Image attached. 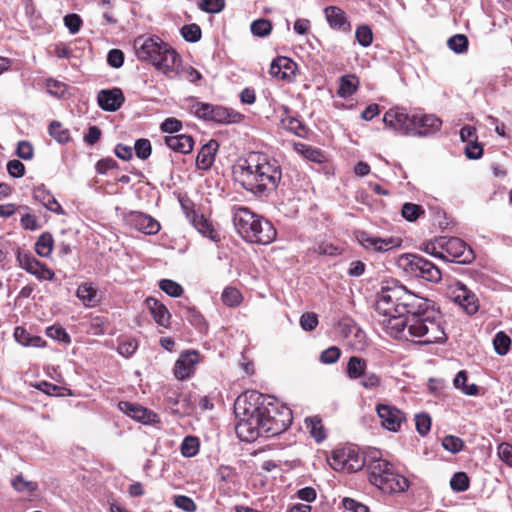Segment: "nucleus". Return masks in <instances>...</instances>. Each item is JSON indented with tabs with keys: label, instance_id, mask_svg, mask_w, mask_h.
<instances>
[{
	"label": "nucleus",
	"instance_id": "nucleus-1",
	"mask_svg": "<svg viewBox=\"0 0 512 512\" xmlns=\"http://www.w3.org/2000/svg\"><path fill=\"white\" fill-rule=\"evenodd\" d=\"M238 422L235 430L242 441L252 442L258 437H273L286 431L292 424V411L257 391H246L234 403Z\"/></svg>",
	"mask_w": 512,
	"mask_h": 512
},
{
	"label": "nucleus",
	"instance_id": "nucleus-2",
	"mask_svg": "<svg viewBox=\"0 0 512 512\" xmlns=\"http://www.w3.org/2000/svg\"><path fill=\"white\" fill-rule=\"evenodd\" d=\"M388 324L389 335L396 339L421 345L443 343L447 339L439 311H428L426 315L412 317L410 320H404L403 317L390 319Z\"/></svg>",
	"mask_w": 512,
	"mask_h": 512
},
{
	"label": "nucleus",
	"instance_id": "nucleus-3",
	"mask_svg": "<svg viewBox=\"0 0 512 512\" xmlns=\"http://www.w3.org/2000/svg\"><path fill=\"white\" fill-rule=\"evenodd\" d=\"M281 178L282 172L277 161L257 153L249 155L237 171L239 183L255 195L274 190Z\"/></svg>",
	"mask_w": 512,
	"mask_h": 512
},
{
	"label": "nucleus",
	"instance_id": "nucleus-4",
	"mask_svg": "<svg viewBox=\"0 0 512 512\" xmlns=\"http://www.w3.org/2000/svg\"><path fill=\"white\" fill-rule=\"evenodd\" d=\"M137 58L152 64L169 78H176L181 67V56L169 44L157 36H139L133 42Z\"/></svg>",
	"mask_w": 512,
	"mask_h": 512
},
{
	"label": "nucleus",
	"instance_id": "nucleus-5",
	"mask_svg": "<svg viewBox=\"0 0 512 512\" xmlns=\"http://www.w3.org/2000/svg\"><path fill=\"white\" fill-rule=\"evenodd\" d=\"M233 223L238 233L247 242L267 245L276 238V229L272 223L246 207H238L235 210Z\"/></svg>",
	"mask_w": 512,
	"mask_h": 512
},
{
	"label": "nucleus",
	"instance_id": "nucleus-6",
	"mask_svg": "<svg viewBox=\"0 0 512 512\" xmlns=\"http://www.w3.org/2000/svg\"><path fill=\"white\" fill-rule=\"evenodd\" d=\"M367 471L369 482L384 493H401L409 487L407 478L397 474L391 463L379 457H371Z\"/></svg>",
	"mask_w": 512,
	"mask_h": 512
},
{
	"label": "nucleus",
	"instance_id": "nucleus-7",
	"mask_svg": "<svg viewBox=\"0 0 512 512\" xmlns=\"http://www.w3.org/2000/svg\"><path fill=\"white\" fill-rule=\"evenodd\" d=\"M406 288L402 285L393 283L385 285L376 295L375 311L381 318L378 320L387 334H390V324L388 321L394 318L403 317L402 312L403 298Z\"/></svg>",
	"mask_w": 512,
	"mask_h": 512
},
{
	"label": "nucleus",
	"instance_id": "nucleus-8",
	"mask_svg": "<svg viewBox=\"0 0 512 512\" xmlns=\"http://www.w3.org/2000/svg\"><path fill=\"white\" fill-rule=\"evenodd\" d=\"M397 266L411 277L438 283L441 281V270L431 261L417 254L405 253L397 259Z\"/></svg>",
	"mask_w": 512,
	"mask_h": 512
},
{
	"label": "nucleus",
	"instance_id": "nucleus-9",
	"mask_svg": "<svg viewBox=\"0 0 512 512\" xmlns=\"http://www.w3.org/2000/svg\"><path fill=\"white\" fill-rule=\"evenodd\" d=\"M190 111L198 118L221 124L238 123L243 118L242 114L231 108L204 102L192 104Z\"/></svg>",
	"mask_w": 512,
	"mask_h": 512
},
{
	"label": "nucleus",
	"instance_id": "nucleus-10",
	"mask_svg": "<svg viewBox=\"0 0 512 512\" xmlns=\"http://www.w3.org/2000/svg\"><path fill=\"white\" fill-rule=\"evenodd\" d=\"M330 466L336 471L352 473L365 466V458L354 447H343L332 451L329 459Z\"/></svg>",
	"mask_w": 512,
	"mask_h": 512
},
{
	"label": "nucleus",
	"instance_id": "nucleus-11",
	"mask_svg": "<svg viewBox=\"0 0 512 512\" xmlns=\"http://www.w3.org/2000/svg\"><path fill=\"white\" fill-rule=\"evenodd\" d=\"M383 122L402 135H416L417 115H409L404 108H390L384 114Z\"/></svg>",
	"mask_w": 512,
	"mask_h": 512
},
{
	"label": "nucleus",
	"instance_id": "nucleus-12",
	"mask_svg": "<svg viewBox=\"0 0 512 512\" xmlns=\"http://www.w3.org/2000/svg\"><path fill=\"white\" fill-rule=\"evenodd\" d=\"M444 260L449 262L470 263L474 253L460 238L442 237Z\"/></svg>",
	"mask_w": 512,
	"mask_h": 512
},
{
	"label": "nucleus",
	"instance_id": "nucleus-13",
	"mask_svg": "<svg viewBox=\"0 0 512 512\" xmlns=\"http://www.w3.org/2000/svg\"><path fill=\"white\" fill-rule=\"evenodd\" d=\"M16 260L20 268L32 274L38 280L51 281L55 277L54 271L48 268L46 264L37 260L30 252L18 249L16 252Z\"/></svg>",
	"mask_w": 512,
	"mask_h": 512
},
{
	"label": "nucleus",
	"instance_id": "nucleus-14",
	"mask_svg": "<svg viewBox=\"0 0 512 512\" xmlns=\"http://www.w3.org/2000/svg\"><path fill=\"white\" fill-rule=\"evenodd\" d=\"M402 312L404 320H410L412 317L419 318L427 314L428 311H437L431 301L420 297L406 289L403 298Z\"/></svg>",
	"mask_w": 512,
	"mask_h": 512
},
{
	"label": "nucleus",
	"instance_id": "nucleus-15",
	"mask_svg": "<svg viewBox=\"0 0 512 512\" xmlns=\"http://www.w3.org/2000/svg\"><path fill=\"white\" fill-rule=\"evenodd\" d=\"M402 312L404 320H410L412 317L419 318L427 314L428 311H437L431 301L420 297L406 289L403 298Z\"/></svg>",
	"mask_w": 512,
	"mask_h": 512
},
{
	"label": "nucleus",
	"instance_id": "nucleus-16",
	"mask_svg": "<svg viewBox=\"0 0 512 512\" xmlns=\"http://www.w3.org/2000/svg\"><path fill=\"white\" fill-rule=\"evenodd\" d=\"M356 238L359 244L366 250L380 253L387 252L402 245V239L400 237L391 236L387 238H380L373 236L366 231H359Z\"/></svg>",
	"mask_w": 512,
	"mask_h": 512
},
{
	"label": "nucleus",
	"instance_id": "nucleus-17",
	"mask_svg": "<svg viewBox=\"0 0 512 512\" xmlns=\"http://www.w3.org/2000/svg\"><path fill=\"white\" fill-rule=\"evenodd\" d=\"M449 295L451 299L459 304L463 309L470 315L475 314L478 311V299L474 293L467 289V287L456 282L449 287Z\"/></svg>",
	"mask_w": 512,
	"mask_h": 512
},
{
	"label": "nucleus",
	"instance_id": "nucleus-18",
	"mask_svg": "<svg viewBox=\"0 0 512 512\" xmlns=\"http://www.w3.org/2000/svg\"><path fill=\"white\" fill-rule=\"evenodd\" d=\"M376 411L385 429L392 432L400 430L401 424L405 420L404 413L401 410L391 405L379 404Z\"/></svg>",
	"mask_w": 512,
	"mask_h": 512
},
{
	"label": "nucleus",
	"instance_id": "nucleus-19",
	"mask_svg": "<svg viewBox=\"0 0 512 512\" xmlns=\"http://www.w3.org/2000/svg\"><path fill=\"white\" fill-rule=\"evenodd\" d=\"M199 362V353L195 350L180 354L174 366V375L178 380L189 378L195 371Z\"/></svg>",
	"mask_w": 512,
	"mask_h": 512
},
{
	"label": "nucleus",
	"instance_id": "nucleus-20",
	"mask_svg": "<svg viewBox=\"0 0 512 512\" xmlns=\"http://www.w3.org/2000/svg\"><path fill=\"white\" fill-rule=\"evenodd\" d=\"M296 68V63L290 58L279 56L272 61L269 74L278 80L291 81L295 75Z\"/></svg>",
	"mask_w": 512,
	"mask_h": 512
},
{
	"label": "nucleus",
	"instance_id": "nucleus-21",
	"mask_svg": "<svg viewBox=\"0 0 512 512\" xmlns=\"http://www.w3.org/2000/svg\"><path fill=\"white\" fill-rule=\"evenodd\" d=\"M125 97L120 88L104 89L97 95L98 105L109 112L117 111L124 103Z\"/></svg>",
	"mask_w": 512,
	"mask_h": 512
},
{
	"label": "nucleus",
	"instance_id": "nucleus-22",
	"mask_svg": "<svg viewBox=\"0 0 512 512\" xmlns=\"http://www.w3.org/2000/svg\"><path fill=\"white\" fill-rule=\"evenodd\" d=\"M119 408L131 418L144 424H151L157 421V414L145 407L131 402H120Z\"/></svg>",
	"mask_w": 512,
	"mask_h": 512
},
{
	"label": "nucleus",
	"instance_id": "nucleus-23",
	"mask_svg": "<svg viewBox=\"0 0 512 512\" xmlns=\"http://www.w3.org/2000/svg\"><path fill=\"white\" fill-rule=\"evenodd\" d=\"M130 223L135 229L147 235H154L160 230V224L157 220L141 212L132 213Z\"/></svg>",
	"mask_w": 512,
	"mask_h": 512
},
{
	"label": "nucleus",
	"instance_id": "nucleus-24",
	"mask_svg": "<svg viewBox=\"0 0 512 512\" xmlns=\"http://www.w3.org/2000/svg\"><path fill=\"white\" fill-rule=\"evenodd\" d=\"M147 308L149 309L155 322L164 328L170 326L171 314L167 307L159 300L153 297H149L145 301Z\"/></svg>",
	"mask_w": 512,
	"mask_h": 512
},
{
	"label": "nucleus",
	"instance_id": "nucleus-25",
	"mask_svg": "<svg viewBox=\"0 0 512 512\" xmlns=\"http://www.w3.org/2000/svg\"><path fill=\"white\" fill-rule=\"evenodd\" d=\"M187 218L191 221L193 226L205 237L211 239L212 241H219L220 236L214 230L210 221H208L204 215L197 214L194 210L187 212Z\"/></svg>",
	"mask_w": 512,
	"mask_h": 512
},
{
	"label": "nucleus",
	"instance_id": "nucleus-26",
	"mask_svg": "<svg viewBox=\"0 0 512 512\" xmlns=\"http://www.w3.org/2000/svg\"><path fill=\"white\" fill-rule=\"evenodd\" d=\"M324 13L329 25L332 28L341 30L343 32H349L351 30V25L346 17L345 12L339 7H326Z\"/></svg>",
	"mask_w": 512,
	"mask_h": 512
},
{
	"label": "nucleus",
	"instance_id": "nucleus-27",
	"mask_svg": "<svg viewBox=\"0 0 512 512\" xmlns=\"http://www.w3.org/2000/svg\"><path fill=\"white\" fill-rule=\"evenodd\" d=\"M218 146L217 141L211 140L201 148L196 157V166L199 169L208 170L213 165Z\"/></svg>",
	"mask_w": 512,
	"mask_h": 512
},
{
	"label": "nucleus",
	"instance_id": "nucleus-28",
	"mask_svg": "<svg viewBox=\"0 0 512 512\" xmlns=\"http://www.w3.org/2000/svg\"><path fill=\"white\" fill-rule=\"evenodd\" d=\"M164 142L173 151L183 154L190 153L194 146L193 138L186 134L166 136Z\"/></svg>",
	"mask_w": 512,
	"mask_h": 512
},
{
	"label": "nucleus",
	"instance_id": "nucleus-29",
	"mask_svg": "<svg viewBox=\"0 0 512 512\" xmlns=\"http://www.w3.org/2000/svg\"><path fill=\"white\" fill-rule=\"evenodd\" d=\"M442 121L435 115H417L416 135L426 136L440 129Z\"/></svg>",
	"mask_w": 512,
	"mask_h": 512
},
{
	"label": "nucleus",
	"instance_id": "nucleus-30",
	"mask_svg": "<svg viewBox=\"0 0 512 512\" xmlns=\"http://www.w3.org/2000/svg\"><path fill=\"white\" fill-rule=\"evenodd\" d=\"M304 423H305V427L309 431L311 437L314 438V440L317 443H321L322 441H324L326 439V431L322 424L321 418H319L318 416L307 417L304 420Z\"/></svg>",
	"mask_w": 512,
	"mask_h": 512
},
{
	"label": "nucleus",
	"instance_id": "nucleus-31",
	"mask_svg": "<svg viewBox=\"0 0 512 512\" xmlns=\"http://www.w3.org/2000/svg\"><path fill=\"white\" fill-rule=\"evenodd\" d=\"M367 369V361L358 356L349 358L346 368V374L350 379H359Z\"/></svg>",
	"mask_w": 512,
	"mask_h": 512
},
{
	"label": "nucleus",
	"instance_id": "nucleus-32",
	"mask_svg": "<svg viewBox=\"0 0 512 512\" xmlns=\"http://www.w3.org/2000/svg\"><path fill=\"white\" fill-rule=\"evenodd\" d=\"M53 246L54 240L52 234L49 232H44L38 237L35 243V252L40 257L47 258L51 255Z\"/></svg>",
	"mask_w": 512,
	"mask_h": 512
},
{
	"label": "nucleus",
	"instance_id": "nucleus-33",
	"mask_svg": "<svg viewBox=\"0 0 512 512\" xmlns=\"http://www.w3.org/2000/svg\"><path fill=\"white\" fill-rule=\"evenodd\" d=\"M358 79L354 75H345L341 77L337 94L342 98H347L357 90Z\"/></svg>",
	"mask_w": 512,
	"mask_h": 512
},
{
	"label": "nucleus",
	"instance_id": "nucleus-34",
	"mask_svg": "<svg viewBox=\"0 0 512 512\" xmlns=\"http://www.w3.org/2000/svg\"><path fill=\"white\" fill-rule=\"evenodd\" d=\"M77 297L88 306H93L98 302L97 290L88 283L81 284L77 289Z\"/></svg>",
	"mask_w": 512,
	"mask_h": 512
},
{
	"label": "nucleus",
	"instance_id": "nucleus-35",
	"mask_svg": "<svg viewBox=\"0 0 512 512\" xmlns=\"http://www.w3.org/2000/svg\"><path fill=\"white\" fill-rule=\"evenodd\" d=\"M12 487L19 493H29L32 494L38 489L37 482L26 480L22 474L17 475L11 481Z\"/></svg>",
	"mask_w": 512,
	"mask_h": 512
},
{
	"label": "nucleus",
	"instance_id": "nucleus-36",
	"mask_svg": "<svg viewBox=\"0 0 512 512\" xmlns=\"http://www.w3.org/2000/svg\"><path fill=\"white\" fill-rule=\"evenodd\" d=\"M424 213L425 211L421 205L410 202L403 204L401 209L402 217L409 222L416 221Z\"/></svg>",
	"mask_w": 512,
	"mask_h": 512
},
{
	"label": "nucleus",
	"instance_id": "nucleus-37",
	"mask_svg": "<svg viewBox=\"0 0 512 512\" xmlns=\"http://www.w3.org/2000/svg\"><path fill=\"white\" fill-rule=\"evenodd\" d=\"M250 30L254 36L266 37L272 31V24L268 19L260 18L251 23Z\"/></svg>",
	"mask_w": 512,
	"mask_h": 512
},
{
	"label": "nucleus",
	"instance_id": "nucleus-38",
	"mask_svg": "<svg viewBox=\"0 0 512 512\" xmlns=\"http://www.w3.org/2000/svg\"><path fill=\"white\" fill-rule=\"evenodd\" d=\"M49 133L59 143H67L70 140V133L58 121H52L49 125Z\"/></svg>",
	"mask_w": 512,
	"mask_h": 512
},
{
	"label": "nucleus",
	"instance_id": "nucleus-39",
	"mask_svg": "<svg viewBox=\"0 0 512 512\" xmlns=\"http://www.w3.org/2000/svg\"><path fill=\"white\" fill-rule=\"evenodd\" d=\"M493 345L495 352L498 355H506L509 351L510 345H511V339L510 337L504 333L503 331L498 332L493 340Z\"/></svg>",
	"mask_w": 512,
	"mask_h": 512
},
{
	"label": "nucleus",
	"instance_id": "nucleus-40",
	"mask_svg": "<svg viewBox=\"0 0 512 512\" xmlns=\"http://www.w3.org/2000/svg\"><path fill=\"white\" fill-rule=\"evenodd\" d=\"M360 384L368 390H376L382 387V378L375 372H366L362 375Z\"/></svg>",
	"mask_w": 512,
	"mask_h": 512
},
{
	"label": "nucleus",
	"instance_id": "nucleus-41",
	"mask_svg": "<svg viewBox=\"0 0 512 512\" xmlns=\"http://www.w3.org/2000/svg\"><path fill=\"white\" fill-rule=\"evenodd\" d=\"M469 485L470 480L465 472L455 473L450 480V486L452 490L456 492H464L468 490Z\"/></svg>",
	"mask_w": 512,
	"mask_h": 512
},
{
	"label": "nucleus",
	"instance_id": "nucleus-42",
	"mask_svg": "<svg viewBox=\"0 0 512 512\" xmlns=\"http://www.w3.org/2000/svg\"><path fill=\"white\" fill-rule=\"evenodd\" d=\"M159 288L171 297H180L183 294L182 286L170 279H162L159 282Z\"/></svg>",
	"mask_w": 512,
	"mask_h": 512
},
{
	"label": "nucleus",
	"instance_id": "nucleus-43",
	"mask_svg": "<svg viewBox=\"0 0 512 512\" xmlns=\"http://www.w3.org/2000/svg\"><path fill=\"white\" fill-rule=\"evenodd\" d=\"M199 451V441L196 437L187 436L181 444V453L185 457H193Z\"/></svg>",
	"mask_w": 512,
	"mask_h": 512
},
{
	"label": "nucleus",
	"instance_id": "nucleus-44",
	"mask_svg": "<svg viewBox=\"0 0 512 512\" xmlns=\"http://www.w3.org/2000/svg\"><path fill=\"white\" fill-rule=\"evenodd\" d=\"M241 293L233 287H227L222 292V301L229 307L238 306L241 303Z\"/></svg>",
	"mask_w": 512,
	"mask_h": 512
},
{
	"label": "nucleus",
	"instance_id": "nucleus-45",
	"mask_svg": "<svg viewBox=\"0 0 512 512\" xmlns=\"http://www.w3.org/2000/svg\"><path fill=\"white\" fill-rule=\"evenodd\" d=\"M447 44L448 47L456 53H463L468 49V39L463 34H456L452 36L449 38Z\"/></svg>",
	"mask_w": 512,
	"mask_h": 512
},
{
	"label": "nucleus",
	"instance_id": "nucleus-46",
	"mask_svg": "<svg viewBox=\"0 0 512 512\" xmlns=\"http://www.w3.org/2000/svg\"><path fill=\"white\" fill-rule=\"evenodd\" d=\"M442 446L445 450L456 454L464 447V442L461 438L453 435H447L442 440Z\"/></svg>",
	"mask_w": 512,
	"mask_h": 512
},
{
	"label": "nucleus",
	"instance_id": "nucleus-47",
	"mask_svg": "<svg viewBox=\"0 0 512 512\" xmlns=\"http://www.w3.org/2000/svg\"><path fill=\"white\" fill-rule=\"evenodd\" d=\"M136 156L141 160H146L152 153V146L148 139H137L134 145Z\"/></svg>",
	"mask_w": 512,
	"mask_h": 512
},
{
	"label": "nucleus",
	"instance_id": "nucleus-48",
	"mask_svg": "<svg viewBox=\"0 0 512 512\" xmlns=\"http://www.w3.org/2000/svg\"><path fill=\"white\" fill-rule=\"evenodd\" d=\"M355 37L357 42L363 46L368 47L373 41V33L369 26L362 25L356 29Z\"/></svg>",
	"mask_w": 512,
	"mask_h": 512
},
{
	"label": "nucleus",
	"instance_id": "nucleus-49",
	"mask_svg": "<svg viewBox=\"0 0 512 512\" xmlns=\"http://www.w3.org/2000/svg\"><path fill=\"white\" fill-rule=\"evenodd\" d=\"M181 35L188 42H197L201 39V29L197 24L184 25Z\"/></svg>",
	"mask_w": 512,
	"mask_h": 512
},
{
	"label": "nucleus",
	"instance_id": "nucleus-50",
	"mask_svg": "<svg viewBox=\"0 0 512 512\" xmlns=\"http://www.w3.org/2000/svg\"><path fill=\"white\" fill-rule=\"evenodd\" d=\"M33 198L40 202L44 207L51 204V201L55 202V197L45 189L43 185L34 188Z\"/></svg>",
	"mask_w": 512,
	"mask_h": 512
},
{
	"label": "nucleus",
	"instance_id": "nucleus-51",
	"mask_svg": "<svg viewBox=\"0 0 512 512\" xmlns=\"http://www.w3.org/2000/svg\"><path fill=\"white\" fill-rule=\"evenodd\" d=\"M423 250L436 258L444 260L442 237L426 243Z\"/></svg>",
	"mask_w": 512,
	"mask_h": 512
},
{
	"label": "nucleus",
	"instance_id": "nucleus-52",
	"mask_svg": "<svg viewBox=\"0 0 512 512\" xmlns=\"http://www.w3.org/2000/svg\"><path fill=\"white\" fill-rule=\"evenodd\" d=\"M174 505L185 512H194L197 506L193 499L185 495H178L174 498Z\"/></svg>",
	"mask_w": 512,
	"mask_h": 512
},
{
	"label": "nucleus",
	"instance_id": "nucleus-53",
	"mask_svg": "<svg viewBox=\"0 0 512 512\" xmlns=\"http://www.w3.org/2000/svg\"><path fill=\"white\" fill-rule=\"evenodd\" d=\"M416 429L422 436L426 435L431 428V418L428 414L422 413L415 416Z\"/></svg>",
	"mask_w": 512,
	"mask_h": 512
},
{
	"label": "nucleus",
	"instance_id": "nucleus-54",
	"mask_svg": "<svg viewBox=\"0 0 512 512\" xmlns=\"http://www.w3.org/2000/svg\"><path fill=\"white\" fill-rule=\"evenodd\" d=\"M46 88L49 94L57 97L63 96L67 90V87L63 82L55 79H47Z\"/></svg>",
	"mask_w": 512,
	"mask_h": 512
},
{
	"label": "nucleus",
	"instance_id": "nucleus-55",
	"mask_svg": "<svg viewBox=\"0 0 512 512\" xmlns=\"http://www.w3.org/2000/svg\"><path fill=\"white\" fill-rule=\"evenodd\" d=\"M224 0H201L199 6L207 13H219L224 8Z\"/></svg>",
	"mask_w": 512,
	"mask_h": 512
},
{
	"label": "nucleus",
	"instance_id": "nucleus-56",
	"mask_svg": "<svg viewBox=\"0 0 512 512\" xmlns=\"http://www.w3.org/2000/svg\"><path fill=\"white\" fill-rule=\"evenodd\" d=\"M340 355V349L336 346H331L321 353L320 360L325 364H333L338 361Z\"/></svg>",
	"mask_w": 512,
	"mask_h": 512
},
{
	"label": "nucleus",
	"instance_id": "nucleus-57",
	"mask_svg": "<svg viewBox=\"0 0 512 512\" xmlns=\"http://www.w3.org/2000/svg\"><path fill=\"white\" fill-rule=\"evenodd\" d=\"M282 124L285 128L294 132L296 135L301 136L302 132L305 131L304 125L298 119L288 116L282 119Z\"/></svg>",
	"mask_w": 512,
	"mask_h": 512
},
{
	"label": "nucleus",
	"instance_id": "nucleus-58",
	"mask_svg": "<svg viewBox=\"0 0 512 512\" xmlns=\"http://www.w3.org/2000/svg\"><path fill=\"white\" fill-rule=\"evenodd\" d=\"M64 24L71 34H76L82 25V20L78 14H68L64 17Z\"/></svg>",
	"mask_w": 512,
	"mask_h": 512
},
{
	"label": "nucleus",
	"instance_id": "nucleus-59",
	"mask_svg": "<svg viewBox=\"0 0 512 512\" xmlns=\"http://www.w3.org/2000/svg\"><path fill=\"white\" fill-rule=\"evenodd\" d=\"M300 325L305 331H312L318 325V318L315 313H304L300 318Z\"/></svg>",
	"mask_w": 512,
	"mask_h": 512
},
{
	"label": "nucleus",
	"instance_id": "nucleus-60",
	"mask_svg": "<svg viewBox=\"0 0 512 512\" xmlns=\"http://www.w3.org/2000/svg\"><path fill=\"white\" fill-rule=\"evenodd\" d=\"M108 64L113 68H120L124 63V53L120 49H112L107 56Z\"/></svg>",
	"mask_w": 512,
	"mask_h": 512
},
{
	"label": "nucleus",
	"instance_id": "nucleus-61",
	"mask_svg": "<svg viewBox=\"0 0 512 512\" xmlns=\"http://www.w3.org/2000/svg\"><path fill=\"white\" fill-rule=\"evenodd\" d=\"M47 335L53 339L68 343L70 337L64 328L61 326H51L47 329Z\"/></svg>",
	"mask_w": 512,
	"mask_h": 512
},
{
	"label": "nucleus",
	"instance_id": "nucleus-62",
	"mask_svg": "<svg viewBox=\"0 0 512 512\" xmlns=\"http://www.w3.org/2000/svg\"><path fill=\"white\" fill-rule=\"evenodd\" d=\"M7 171L14 178H20L25 174V166L19 160H10L7 163Z\"/></svg>",
	"mask_w": 512,
	"mask_h": 512
},
{
	"label": "nucleus",
	"instance_id": "nucleus-63",
	"mask_svg": "<svg viewBox=\"0 0 512 512\" xmlns=\"http://www.w3.org/2000/svg\"><path fill=\"white\" fill-rule=\"evenodd\" d=\"M182 128V123L180 120L176 119V118H167L165 119L161 126H160V129L162 132H165V133H175V132H178L179 130H181Z\"/></svg>",
	"mask_w": 512,
	"mask_h": 512
},
{
	"label": "nucleus",
	"instance_id": "nucleus-64",
	"mask_svg": "<svg viewBox=\"0 0 512 512\" xmlns=\"http://www.w3.org/2000/svg\"><path fill=\"white\" fill-rule=\"evenodd\" d=\"M498 455L502 461L512 467V445L503 442L498 446Z\"/></svg>",
	"mask_w": 512,
	"mask_h": 512
}]
</instances>
